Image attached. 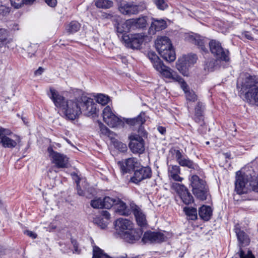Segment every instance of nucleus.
<instances>
[{
	"mask_svg": "<svg viewBox=\"0 0 258 258\" xmlns=\"http://www.w3.org/2000/svg\"><path fill=\"white\" fill-rule=\"evenodd\" d=\"M100 220H101L100 219V218H95V219L94 220V221H94V222L95 223H96V224H98V225H99V224H100V222H99V221L100 222Z\"/></svg>",
	"mask_w": 258,
	"mask_h": 258,
	"instance_id": "62",
	"label": "nucleus"
},
{
	"mask_svg": "<svg viewBox=\"0 0 258 258\" xmlns=\"http://www.w3.org/2000/svg\"><path fill=\"white\" fill-rule=\"evenodd\" d=\"M171 188L176 191L184 204L189 205L194 202L193 197L184 185L173 182Z\"/></svg>",
	"mask_w": 258,
	"mask_h": 258,
	"instance_id": "11",
	"label": "nucleus"
},
{
	"mask_svg": "<svg viewBox=\"0 0 258 258\" xmlns=\"http://www.w3.org/2000/svg\"><path fill=\"white\" fill-rule=\"evenodd\" d=\"M194 119L195 120V121L196 122L200 123L201 125H202L204 123L203 114H198V115L195 114L194 117Z\"/></svg>",
	"mask_w": 258,
	"mask_h": 258,
	"instance_id": "51",
	"label": "nucleus"
},
{
	"mask_svg": "<svg viewBox=\"0 0 258 258\" xmlns=\"http://www.w3.org/2000/svg\"><path fill=\"white\" fill-rule=\"evenodd\" d=\"M121 171L123 173H127L137 167L139 163L137 159L135 158H129L124 160L118 161L117 163Z\"/></svg>",
	"mask_w": 258,
	"mask_h": 258,
	"instance_id": "20",
	"label": "nucleus"
},
{
	"mask_svg": "<svg viewBox=\"0 0 258 258\" xmlns=\"http://www.w3.org/2000/svg\"><path fill=\"white\" fill-rule=\"evenodd\" d=\"M154 3L157 7L161 10H165L168 6L165 0H154Z\"/></svg>",
	"mask_w": 258,
	"mask_h": 258,
	"instance_id": "44",
	"label": "nucleus"
},
{
	"mask_svg": "<svg viewBox=\"0 0 258 258\" xmlns=\"http://www.w3.org/2000/svg\"><path fill=\"white\" fill-rule=\"evenodd\" d=\"M11 11V8L5 5L0 6V15L3 16H6L9 15Z\"/></svg>",
	"mask_w": 258,
	"mask_h": 258,
	"instance_id": "45",
	"label": "nucleus"
},
{
	"mask_svg": "<svg viewBox=\"0 0 258 258\" xmlns=\"http://www.w3.org/2000/svg\"><path fill=\"white\" fill-rule=\"evenodd\" d=\"M168 176L170 179H172L176 181L181 182L183 178L179 176L180 169L177 165H169L168 168Z\"/></svg>",
	"mask_w": 258,
	"mask_h": 258,
	"instance_id": "25",
	"label": "nucleus"
},
{
	"mask_svg": "<svg viewBox=\"0 0 258 258\" xmlns=\"http://www.w3.org/2000/svg\"><path fill=\"white\" fill-rule=\"evenodd\" d=\"M181 88L184 92L186 100L188 101L195 102L197 100V96L194 91L190 90L186 83L183 80L180 84Z\"/></svg>",
	"mask_w": 258,
	"mask_h": 258,
	"instance_id": "29",
	"label": "nucleus"
},
{
	"mask_svg": "<svg viewBox=\"0 0 258 258\" xmlns=\"http://www.w3.org/2000/svg\"><path fill=\"white\" fill-rule=\"evenodd\" d=\"M92 258H111L107 254L105 253L99 247L95 246L93 249V257Z\"/></svg>",
	"mask_w": 258,
	"mask_h": 258,
	"instance_id": "37",
	"label": "nucleus"
},
{
	"mask_svg": "<svg viewBox=\"0 0 258 258\" xmlns=\"http://www.w3.org/2000/svg\"><path fill=\"white\" fill-rule=\"evenodd\" d=\"M156 70L160 73L163 77L171 79L172 81L178 82L180 84L181 81H183V80L177 74L176 72L165 66L163 63H162Z\"/></svg>",
	"mask_w": 258,
	"mask_h": 258,
	"instance_id": "17",
	"label": "nucleus"
},
{
	"mask_svg": "<svg viewBox=\"0 0 258 258\" xmlns=\"http://www.w3.org/2000/svg\"><path fill=\"white\" fill-rule=\"evenodd\" d=\"M52 163L57 168H66L68 166L69 160L66 155L54 151L51 147L47 149Z\"/></svg>",
	"mask_w": 258,
	"mask_h": 258,
	"instance_id": "12",
	"label": "nucleus"
},
{
	"mask_svg": "<svg viewBox=\"0 0 258 258\" xmlns=\"http://www.w3.org/2000/svg\"><path fill=\"white\" fill-rule=\"evenodd\" d=\"M189 40L194 44L199 46L202 52L207 53L208 52L205 46L204 39L202 37L196 35H191L189 37Z\"/></svg>",
	"mask_w": 258,
	"mask_h": 258,
	"instance_id": "30",
	"label": "nucleus"
},
{
	"mask_svg": "<svg viewBox=\"0 0 258 258\" xmlns=\"http://www.w3.org/2000/svg\"><path fill=\"white\" fill-rule=\"evenodd\" d=\"M175 158L178 164L183 167H187L188 168L198 170L199 166L197 164L194 163L193 161L188 158L184 157L179 150L175 151Z\"/></svg>",
	"mask_w": 258,
	"mask_h": 258,
	"instance_id": "21",
	"label": "nucleus"
},
{
	"mask_svg": "<svg viewBox=\"0 0 258 258\" xmlns=\"http://www.w3.org/2000/svg\"><path fill=\"white\" fill-rule=\"evenodd\" d=\"M35 0H24V5H31Z\"/></svg>",
	"mask_w": 258,
	"mask_h": 258,
	"instance_id": "61",
	"label": "nucleus"
},
{
	"mask_svg": "<svg viewBox=\"0 0 258 258\" xmlns=\"http://www.w3.org/2000/svg\"><path fill=\"white\" fill-rule=\"evenodd\" d=\"M113 144L116 149L121 152H125L127 150V146L126 144L122 143L121 142L117 140H114L113 141Z\"/></svg>",
	"mask_w": 258,
	"mask_h": 258,
	"instance_id": "42",
	"label": "nucleus"
},
{
	"mask_svg": "<svg viewBox=\"0 0 258 258\" xmlns=\"http://www.w3.org/2000/svg\"><path fill=\"white\" fill-rule=\"evenodd\" d=\"M49 96L55 106L61 109L64 117L72 120L76 119V117L80 113L78 102L76 100L77 97L66 100L63 96L53 88H50Z\"/></svg>",
	"mask_w": 258,
	"mask_h": 258,
	"instance_id": "1",
	"label": "nucleus"
},
{
	"mask_svg": "<svg viewBox=\"0 0 258 258\" xmlns=\"http://www.w3.org/2000/svg\"><path fill=\"white\" fill-rule=\"evenodd\" d=\"M118 5V9L123 15H134L138 14L140 11L137 5H130L123 2V0H116Z\"/></svg>",
	"mask_w": 258,
	"mask_h": 258,
	"instance_id": "18",
	"label": "nucleus"
},
{
	"mask_svg": "<svg viewBox=\"0 0 258 258\" xmlns=\"http://www.w3.org/2000/svg\"><path fill=\"white\" fill-rule=\"evenodd\" d=\"M236 233L238 240L240 243L244 244L248 242L247 235L245 234L244 232L239 229H236Z\"/></svg>",
	"mask_w": 258,
	"mask_h": 258,
	"instance_id": "40",
	"label": "nucleus"
},
{
	"mask_svg": "<svg viewBox=\"0 0 258 258\" xmlns=\"http://www.w3.org/2000/svg\"><path fill=\"white\" fill-rule=\"evenodd\" d=\"M101 215L107 220L110 219V215L107 211H102L101 212Z\"/></svg>",
	"mask_w": 258,
	"mask_h": 258,
	"instance_id": "55",
	"label": "nucleus"
},
{
	"mask_svg": "<svg viewBox=\"0 0 258 258\" xmlns=\"http://www.w3.org/2000/svg\"><path fill=\"white\" fill-rule=\"evenodd\" d=\"M166 236L160 232L147 231L142 238L144 243H161L165 240Z\"/></svg>",
	"mask_w": 258,
	"mask_h": 258,
	"instance_id": "16",
	"label": "nucleus"
},
{
	"mask_svg": "<svg viewBox=\"0 0 258 258\" xmlns=\"http://www.w3.org/2000/svg\"><path fill=\"white\" fill-rule=\"evenodd\" d=\"M103 118L104 121L108 126L111 127L117 126L121 124L122 121L120 119L116 116L112 111L109 106H106L103 110Z\"/></svg>",
	"mask_w": 258,
	"mask_h": 258,
	"instance_id": "13",
	"label": "nucleus"
},
{
	"mask_svg": "<svg viewBox=\"0 0 258 258\" xmlns=\"http://www.w3.org/2000/svg\"><path fill=\"white\" fill-rule=\"evenodd\" d=\"M131 142L129 147L134 153L141 154L145 150L144 141L139 135H133L130 136Z\"/></svg>",
	"mask_w": 258,
	"mask_h": 258,
	"instance_id": "14",
	"label": "nucleus"
},
{
	"mask_svg": "<svg viewBox=\"0 0 258 258\" xmlns=\"http://www.w3.org/2000/svg\"><path fill=\"white\" fill-rule=\"evenodd\" d=\"M102 201L103 208L109 209L112 206L114 207L115 206L116 203L118 201V198L116 197L111 198L109 197H105Z\"/></svg>",
	"mask_w": 258,
	"mask_h": 258,
	"instance_id": "33",
	"label": "nucleus"
},
{
	"mask_svg": "<svg viewBox=\"0 0 258 258\" xmlns=\"http://www.w3.org/2000/svg\"><path fill=\"white\" fill-rule=\"evenodd\" d=\"M145 36L143 33L122 35L121 41L128 48L139 49L144 41Z\"/></svg>",
	"mask_w": 258,
	"mask_h": 258,
	"instance_id": "8",
	"label": "nucleus"
},
{
	"mask_svg": "<svg viewBox=\"0 0 258 258\" xmlns=\"http://www.w3.org/2000/svg\"><path fill=\"white\" fill-rule=\"evenodd\" d=\"M148 57L155 69L163 63L159 57L153 52H149L148 53Z\"/></svg>",
	"mask_w": 258,
	"mask_h": 258,
	"instance_id": "35",
	"label": "nucleus"
},
{
	"mask_svg": "<svg viewBox=\"0 0 258 258\" xmlns=\"http://www.w3.org/2000/svg\"><path fill=\"white\" fill-rule=\"evenodd\" d=\"M132 22V29H136L137 28H143L146 27L147 24V21L146 17H141L138 19H130Z\"/></svg>",
	"mask_w": 258,
	"mask_h": 258,
	"instance_id": "32",
	"label": "nucleus"
},
{
	"mask_svg": "<svg viewBox=\"0 0 258 258\" xmlns=\"http://www.w3.org/2000/svg\"><path fill=\"white\" fill-rule=\"evenodd\" d=\"M115 228L117 234L129 243L139 240L143 234L141 229L134 228L132 221L127 219H117L115 222Z\"/></svg>",
	"mask_w": 258,
	"mask_h": 258,
	"instance_id": "2",
	"label": "nucleus"
},
{
	"mask_svg": "<svg viewBox=\"0 0 258 258\" xmlns=\"http://www.w3.org/2000/svg\"><path fill=\"white\" fill-rule=\"evenodd\" d=\"M96 100L98 103L104 105L109 102V98L108 96L100 94L96 96Z\"/></svg>",
	"mask_w": 258,
	"mask_h": 258,
	"instance_id": "41",
	"label": "nucleus"
},
{
	"mask_svg": "<svg viewBox=\"0 0 258 258\" xmlns=\"http://www.w3.org/2000/svg\"><path fill=\"white\" fill-rule=\"evenodd\" d=\"M81 25L77 21H73L71 22L67 26L66 30L69 33H74L80 29Z\"/></svg>",
	"mask_w": 258,
	"mask_h": 258,
	"instance_id": "36",
	"label": "nucleus"
},
{
	"mask_svg": "<svg viewBox=\"0 0 258 258\" xmlns=\"http://www.w3.org/2000/svg\"><path fill=\"white\" fill-rule=\"evenodd\" d=\"M124 121L131 126H140L145 121V113L141 112L136 117L132 118H124Z\"/></svg>",
	"mask_w": 258,
	"mask_h": 258,
	"instance_id": "28",
	"label": "nucleus"
},
{
	"mask_svg": "<svg viewBox=\"0 0 258 258\" xmlns=\"http://www.w3.org/2000/svg\"><path fill=\"white\" fill-rule=\"evenodd\" d=\"M241 91L245 93L250 89H253L258 84V77L251 76L248 74H244L240 81Z\"/></svg>",
	"mask_w": 258,
	"mask_h": 258,
	"instance_id": "15",
	"label": "nucleus"
},
{
	"mask_svg": "<svg viewBox=\"0 0 258 258\" xmlns=\"http://www.w3.org/2000/svg\"><path fill=\"white\" fill-rule=\"evenodd\" d=\"M72 243L74 246L75 252L79 253L80 251L78 249V246L77 241L75 240H72Z\"/></svg>",
	"mask_w": 258,
	"mask_h": 258,
	"instance_id": "56",
	"label": "nucleus"
},
{
	"mask_svg": "<svg viewBox=\"0 0 258 258\" xmlns=\"http://www.w3.org/2000/svg\"><path fill=\"white\" fill-rule=\"evenodd\" d=\"M199 215L203 220L208 221L212 216V210L210 207L204 205L199 209Z\"/></svg>",
	"mask_w": 258,
	"mask_h": 258,
	"instance_id": "31",
	"label": "nucleus"
},
{
	"mask_svg": "<svg viewBox=\"0 0 258 258\" xmlns=\"http://www.w3.org/2000/svg\"><path fill=\"white\" fill-rule=\"evenodd\" d=\"M158 131L162 134L164 135L166 133V129L164 127L159 126L158 127Z\"/></svg>",
	"mask_w": 258,
	"mask_h": 258,
	"instance_id": "59",
	"label": "nucleus"
},
{
	"mask_svg": "<svg viewBox=\"0 0 258 258\" xmlns=\"http://www.w3.org/2000/svg\"><path fill=\"white\" fill-rule=\"evenodd\" d=\"M152 171L150 168L143 167L135 170L134 176L131 178V181L135 183H138L142 180L150 178L151 177Z\"/></svg>",
	"mask_w": 258,
	"mask_h": 258,
	"instance_id": "19",
	"label": "nucleus"
},
{
	"mask_svg": "<svg viewBox=\"0 0 258 258\" xmlns=\"http://www.w3.org/2000/svg\"><path fill=\"white\" fill-rule=\"evenodd\" d=\"M204 109V104L200 102H198L197 106L195 108V114L198 115V114H203V110Z\"/></svg>",
	"mask_w": 258,
	"mask_h": 258,
	"instance_id": "47",
	"label": "nucleus"
},
{
	"mask_svg": "<svg viewBox=\"0 0 258 258\" xmlns=\"http://www.w3.org/2000/svg\"><path fill=\"white\" fill-rule=\"evenodd\" d=\"M78 106L80 110V113L76 117L78 118L79 116L84 113L85 115L89 116L96 114L97 111L96 104L94 102L92 98L85 95H82L77 97Z\"/></svg>",
	"mask_w": 258,
	"mask_h": 258,
	"instance_id": "5",
	"label": "nucleus"
},
{
	"mask_svg": "<svg viewBox=\"0 0 258 258\" xmlns=\"http://www.w3.org/2000/svg\"><path fill=\"white\" fill-rule=\"evenodd\" d=\"M244 100L250 104L258 106V86L245 93Z\"/></svg>",
	"mask_w": 258,
	"mask_h": 258,
	"instance_id": "23",
	"label": "nucleus"
},
{
	"mask_svg": "<svg viewBox=\"0 0 258 258\" xmlns=\"http://www.w3.org/2000/svg\"><path fill=\"white\" fill-rule=\"evenodd\" d=\"M11 5L15 8L18 9L24 5V0H10Z\"/></svg>",
	"mask_w": 258,
	"mask_h": 258,
	"instance_id": "48",
	"label": "nucleus"
},
{
	"mask_svg": "<svg viewBox=\"0 0 258 258\" xmlns=\"http://www.w3.org/2000/svg\"><path fill=\"white\" fill-rule=\"evenodd\" d=\"M209 45L211 52L216 59L225 62H228L230 60L229 50L223 48L219 41L212 40Z\"/></svg>",
	"mask_w": 258,
	"mask_h": 258,
	"instance_id": "7",
	"label": "nucleus"
},
{
	"mask_svg": "<svg viewBox=\"0 0 258 258\" xmlns=\"http://www.w3.org/2000/svg\"><path fill=\"white\" fill-rule=\"evenodd\" d=\"M132 22L128 19L126 21L120 20L117 22L116 26V32L121 40L122 35H128L127 33L132 29Z\"/></svg>",
	"mask_w": 258,
	"mask_h": 258,
	"instance_id": "22",
	"label": "nucleus"
},
{
	"mask_svg": "<svg viewBox=\"0 0 258 258\" xmlns=\"http://www.w3.org/2000/svg\"><path fill=\"white\" fill-rule=\"evenodd\" d=\"M45 3L50 7H54L56 5V0H45Z\"/></svg>",
	"mask_w": 258,
	"mask_h": 258,
	"instance_id": "53",
	"label": "nucleus"
},
{
	"mask_svg": "<svg viewBox=\"0 0 258 258\" xmlns=\"http://www.w3.org/2000/svg\"><path fill=\"white\" fill-rule=\"evenodd\" d=\"M235 186V191L239 195L245 194L249 190L258 192V179L248 172L237 171Z\"/></svg>",
	"mask_w": 258,
	"mask_h": 258,
	"instance_id": "3",
	"label": "nucleus"
},
{
	"mask_svg": "<svg viewBox=\"0 0 258 258\" xmlns=\"http://www.w3.org/2000/svg\"><path fill=\"white\" fill-rule=\"evenodd\" d=\"M146 134H146V132H143V135H142L143 136H144V137L146 136Z\"/></svg>",
	"mask_w": 258,
	"mask_h": 258,
	"instance_id": "64",
	"label": "nucleus"
},
{
	"mask_svg": "<svg viewBox=\"0 0 258 258\" xmlns=\"http://www.w3.org/2000/svg\"><path fill=\"white\" fill-rule=\"evenodd\" d=\"M239 256L240 258H254L251 252L248 251L247 254H245L244 251L240 248L239 250Z\"/></svg>",
	"mask_w": 258,
	"mask_h": 258,
	"instance_id": "50",
	"label": "nucleus"
},
{
	"mask_svg": "<svg viewBox=\"0 0 258 258\" xmlns=\"http://www.w3.org/2000/svg\"><path fill=\"white\" fill-rule=\"evenodd\" d=\"M12 134V132L9 129L0 127V143L4 147L14 148L20 142L21 138L18 136L14 135V140L7 137Z\"/></svg>",
	"mask_w": 258,
	"mask_h": 258,
	"instance_id": "9",
	"label": "nucleus"
},
{
	"mask_svg": "<svg viewBox=\"0 0 258 258\" xmlns=\"http://www.w3.org/2000/svg\"><path fill=\"white\" fill-rule=\"evenodd\" d=\"M8 36L7 31L5 29H0V42H3L6 40Z\"/></svg>",
	"mask_w": 258,
	"mask_h": 258,
	"instance_id": "49",
	"label": "nucleus"
},
{
	"mask_svg": "<svg viewBox=\"0 0 258 258\" xmlns=\"http://www.w3.org/2000/svg\"><path fill=\"white\" fill-rule=\"evenodd\" d=\"M166 27V23L164 20L154 19L149 30L151 33L154 34L155 32L164 29Z\"/></svg>",
	"mask_w": 258,
	"mask_h": 258,
	"instance_id": "26",
	"label": "nucleus"
},
{
	"mask_svg": "<svg viewBox=\"0 0 258 258\" xmlns=\"http://www.w3.org/2000/svg\"><path fill=\"white\" fill-rule=\"evenodd\" d=\"M11 29L12 30L15 31L19 30V26L17 24L14 23L11 25Z\"/></svg>",
	"mask_w": 258,
	"mask_h": 258,
	"instance_id": "60",
	"label": "nucleus"
},
{
	"mask_svg": "<svg viewBox=\"0 0 258 258\" xmlns=\"http://www.w3.org/2000/svg\"><path fill=\"white\" fill-rule=\"evenodd\" d=\"M197 56L196 54H189L178 59L176 62V68L184 76L187 75L188 68L196 62Z\"/></svg>",
	"mask_w": 258,
	"mask_h": 258,
	"instance_id": "10",
	"label": "nucleus"
},
{
	"mask_svg": "<svg viewBox=\"0 0 258 258\" xmlns=\"http://www.w3.org/2000/svg\"><path fill=\"white\" fill-rule=\"evenodd\" d=\"M114 208L115 209V212L121 215L127 216L130 215L131 212L130 209L127 208L125 203L119 198L118 201L116 203Z\"/></svg>",
	"mask_w": 258,
	"mask_h": 258,
	"instance_id": "27",
	"label": "nucleus"
},
{
	"mask_svg": "<svg viewBox=\"0 0 258 258\" xmlns=\"http://www.w3.org/2000/svg\"><path fill=\"white\" fill-rule=\"evenodd\" d=\"M219 60L215 59H212L209 61L206 62L205 69L208 70L209 71H213L215 69L218 67L219 65L218 61Z\"/></svg>",
	"mask_w": 258,
	"mask_h": 258,
	"instance_id": "39",
	"label": "nucleus"
},
{
	"mask_svg": "<svg viewBox=\"0 0 258 258\" xmlns=\"http://www.w3.org/2000/svg\"><path fill=\"white\" fill-rule=\"evenodd\" d=\"M183 211L187 216L188 219L195 220L197 219V210L196 208L185 207L183 209Z\"/></svg>",
	"mask_w": 258,
	"mask_h": 258,
	"instance_id": "34",
	"label": "nucleus"
},
{
	"mask_svg": "<svg viewBox=\"0 0 258 258\" xmlns=\"http://www.w3.org/2000/svg\"><path fill=\"white\" fill-rule=\"evenodd\" d=\"M224 155H225L226 158H229L230 156V154L228 153H227L224 154Z\"/></svg>",
	"mask_w": 258,
	"mask_h": 258,
	"instance_id": "63",
	"label": "nucleus"
},
{
	"mask_svg": "<svg viewBox=\"0 0 258 258\" xmlns=\"http://www.w3.org/2000/svg\"><path fill=\"white\" fill-rule=\"evenodd\" d=\"M24 233L33 239L36 238L37 237V234L31 231L26 230L24 232Z\"/></svg>",
	"mask_w": 258,
	"mask_h": 258,
	"instance_id": "54",
	"label": "nucleus"
},
{
	"mask_svg": "<svg viewBox=\"0 0 258 258\" xmlns=\"http://www.w3.org/2000/svg\"><path fill=\"white\" fill-rule=\"evenodd\" d=\"M44 71V69L41 68L39 67L35 72V75L36 76H39L41 75V74L43 73Z\"/></svg>",
	"mask_w": 258,
	"mask_h": 258,
	"instance_id": "57",
	"label": "nucleus"
},
{
	"mask_svg": "<svg viewBox=\"0 0 258 258\" xmlns=\"http://www.w3.org/2000/svg\"><path fill=\"white\" fill-rule=\"evenodd\" d=\"M131 208L138 224L141 227L145 226L147 224L146 216L141 209L135 205H131Z\"/></svg>",
	"mask_w": 258,
	"mask_h": 258,
	"instance_id": "24",
	"label": "nucleus"
},
{
	"mask_svg": "<svg viewBox=\"0 0 258 258\" xmlns=\"http://www.w3.org/2000/svg\"><path fill=\"white\" fill-rule=\"evenodd\" d=\"M95 5L99 8L109 9L113 6V2L110 0H96Z\"/></svg>",
	"mask_w": 258,
	"mask_h": 258,
	"instance_id": "38",
	"label": "nucleus"
},
{
	"mask_svg": "<svg viewBox=\"0 0 258 258\" xmlns=\"http://www.w3.org/2000/svg\"><path fill=\"white\" fill-rule=\"evenodd\" d=\"M245 38H246L248 40H253V37L251 36V34L248 32H245L243 34Z\"/></svg>",
	"mask_w": 258,
	"mask_h": 258,
	"instance_id": "58",
	"label": "nucleus"
},
{
	"mask_svg": "<svg viewBox=\"0 0 258 258\" xmlns=\"http://www.w3.org/2000/svg\"><path fill=\"white\" fill-rule=\"evenodd\" d=\"M155 45L159 54L165 60L172 62L175 60V52L168 37H158L155 42Z\"/></svg>",
	"mask_w": 258,
	"mask_h": 258,
	"instance_id": "4",
	"label": "nucleus"
},
{
	"mask_svg": "<svg viewBox=\"0 0 258 258\" xmlns=\"http://www.w3.org/2000/svg\"><path fill=\"white\" fill-rule=\"evenodd\" d=\"M190 181L195 196L201 200H205L208 195V188L205 181L200 179L196 175L191 176Z\"/></svg>",
	"mask_w": 258,
	"mask_h": 258,
	"instance_id": "6",
	"label": "nucleus"
},
{
	"mask_svg": "<svg viewBox=\"0 0 258 258\" xmlns=\"http://www.w3.org/2000/svg\"><path fill=\"white\" fill-rule=\"evenodd\" d=\"M99 126L101 134L105 135H109V130L106 126L102 123H100Z\"/></svg>",
	"mask_w": 258,
	"mask_h": 258,
	"instance_id": "52",
	"label": "nucleus"
},
{
	"mask_svg": "<svg viewBox=\"0 0 258 258\" xmlns=\"http://www.w3.org/2000/svg\"><path fill=\"white\" fill-rule=\"evenodd\" d=\"M74 176H75L77 179H75V181L77 183V193L79 196H84L85 195V192L84 190L81 189L80 186L79 185L80 182V178L78 177L76 173H74L72 174Z\"/></svg>",
	"mask_w": 258,
	"mask_h": 258,
	"instance_id": "46",
	"label": "nucleus"
},
{
	"mask_svg": "<svg viewBox=\"0 0 258 258\" xmlns=\"http://www.w3.org/2000/svg\"><path fill=\"white\" fill-rule=\"evenodd\" d=\"M91 206L95 209L103 208V201L101 198L94 199L91 201Z\"/></svg>",
	"mask_w": 258,
	"mask_h": 258,
	"instance_id": "43",
	"label": "nucleus"
}]
</instances>
